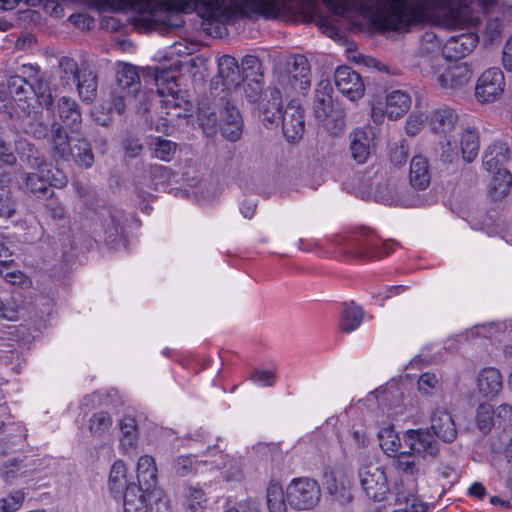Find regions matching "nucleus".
<instances>
[{
	"instance_id": "obj_1",
	"label": "nucleus",
	"mask_w": 512,
	"mask_h": 512,
	"mask_svg": "<svg viewBox=\"0 0 512 512\" xmlns=\"http://www.w3.org/2000/svg\"><path fill=\"white\" fill-rule=\"evenodd\" d=\"M96 8L128 11L130 21L139 30L177 28L183 21L180 13L196 11L203 19L204 30L221 35L225 24L231 22V0H82ZM29 6L41 0H20Z\"/></svg>"
},
{
	"instance_id": "obj_2",
	"label": "nucleus",
	"mask_w": 512,
	"mask_h": 512,
	"mask_svg": "<svg viewBox=\"0 0 512 512\" xmlns=\"http://www.w3.org/2000/svg\"><path fill=\"white\" fill-rule=\"evenodd\" d=\"M6 85H0V113L12 116H30L38 102L46 109H51L53 97L48 82L38 79L32 83L25 81L12 70L4 71Z\"/></svg>"
},
{
	"instance_id": "obj_3",
	"label": "nucleus",
	"mask_w": 512,
	"mask_h": 512,
	"mask_svg": "<svg viewBox=\"0 0 512 512\" xmlns=\"http://www.w3.org/2000/svg\"><path fill=\"white\" fill-rule=\"evenodd\" d=\"M431 80L444 94L460 96L470 89L473 71L467 63H437L431 65Z\"/></svg>"
},
{
	"instance_id": "obj_4",
	"label": "nucleus",
	"mask_w": 512,
	"mask_h": 512,
	"mask_svg": "<svg viewBox=\"0 0 512 512\" xmlns=\"http://www.w3.org/2000/svg\"><path fill=\"white\" fill-rule=\"evenodd\" d=\"M333 88L328 80H321L315 89L313 114L315 119L330 133L338 134L345 129V112L335 107L332 99Z\"/></svg>"
},
{
	"instance_id": "obj_5",
	"label": "nucleus",
	"mask_w": 512,
	"mask_h": 512,
	"mask_svg": "<svg viewBox=\"0 0 512 512\" xmlns=\"http://www.w3.org/2000/svg\"><path fill=\"white\" fill-rule=\"evenodd\" d=\"M395 247L392 240L380 242L372 231L363 229L347 238L342 249L355 259L375 260L390 255Z\"/></svg>"
},
{
	"instance_id": "obj_6",
	"label": "nucleus",
	"mask_w": 512,
	"mask_h": 512,
	"mask_svg": "<svg viewBox=\"0 0 512 512\" xmlns=\"http://www.w3.org/2000/svg\"><path fill=\"white\" fill-rule=\"evenodd\" d=\"M155 84L165 113L172 118L186 117L191 103L179 89L176 76L168 71L158 72L155 75Z\"/></svg>"
},
{
	"instance_id": "obj_7",
	"label": "nucleus",
	"mask_w": 512,
	"mask_h": 512,
	"mask_svg": "<svg viewBox=\"0 0 512 512\" xmlns=\"http://www.w3.org/2000/svg\"><path fill=\"white\" fill-rule=\"evenodd\" d=\"M16 147L20 160L31 168L37 169V172L25 175L26 188L37 197L47 196L50 192V184L45 175L47 163H45L43 156L32 144L26 141H18Z\"/></svg>"
},
{
	"instance_id": "obj_8",
	"label": "nucleus",
	"mask_w": 512,
	"mask_h": 512,
	"mask_svg": "<svg viewBox=\"0 0 512 512\" xmlns=\"http://www.w3.org/2000/svg\"><path fill=\"white\" fill-rule=\"evenodd\" d=\"M325 6L337 16L363 15L371 18L378 29L386 31L378 20L388 11L390 3L386 0H323Z\"/></svg>"
},
{
	"instance_id": "obj_9",
	"label": "nucleus",
	"mask_w": 512,
	"mask_h": 512,
	"mask_svg": "<svg viewBox=\"0 0 512 512\" xmlns=\"http://www.w3.org/2000/svg\"><path fill=\"white\" fill-rule=\"evenodd\" d=\"M411 107V97L405 90L397 89L387 92L385 101L374 98L371 101V119L376 124L401 118Z\"/></svg>"
},
{
	"instance_id": "obj_10",
	"label": "nucleus",
	"mask_w": 512,
	"mask_h": 512,
	"mask_svg": "<svg viewBox=\"0 0 512 512\" xmlns=\"http://www.w3.org/2000/svg\"><path fill=\"white\" fill-rule=\"evenodd\" d=\"M320 498V486L311 478H295L286 488V501L296 510L312 509L319 503Z\"/></svg>"
},
{
	"instance_id": "obj_11",
	"label": "nucleus",
	"mask_w": 512,
	"mask_h": 512,
	"mask_svg": "<svg viewBox=\"0 0 512 512\" xmlns=\"http://www.w3.org/2000/svg\"><path fill=\"white\" fill-rule=\"evenodd\" d=\"M173 173L170 168L158 164H142L135 176V189L140 197H148L154 191L167 188Z\"/></svg>"
},
{
	"instance_id": "obj_12",
	"label": "nucleus",
	"mask_w": 512,
	"mask_h": 512,
	"mask_svg": "<svg viewBox=\"0 0 512 512\" xmlns=\"http://www.w3.org/2000/svg\"><path fill=\"white\" fill-rule=\"evenodd\" d=\"M505 77L499 68H490L479 77L475 86V97L482 104L493 103L504 92Z\"/></svg>"
},
{
	"instance_id": "obj_13",
	"label": "nucleus",
	"mask_w": 512,
	"mask_h": 512,
	"mask_svg": "<svg viewBox=\"0 0 512 512\" xmlns=\"http://www.w3.org/2000/svg\"><path fill=\"white\" fill-rule=\"evenodd\" d=\"M404 445L409 449V457H435L438 453V443L428 429L407 430L402 438Z\"/></svg>"
},
{
	"instance_id": "obj_14",
	"label": "nucleus",
	"mask_w": 512,
	"mask_h": 512,
	"mask_svg": "<svg viewBox=\"0 0 512 512\" xmlns=\"http://www.w3.org/2000/svg\"><path fill=\"white\" fill-rule=\"evenodd\" d=\"M360 483L366 495L375 501H381L389 491L385 471L378 465L369 464L359 471Z\"/></svg>"
},
{
	"instance_id": "obj_15",
	"label": "nucleus",
	"mask_w": 512,
	"mask_h": 512,
	"mask_svg": "<svg viewBox=\"0 0 512 512\" xmlns=\"http://www.w3.org/2000/svg\"><path fill=\"white\" fill-rule=\"evenodd\" d=\"M334 82L338 91L350 101H358L365 92V84L359 73L349 66H340L334 73Z\"/></svg>"
},
{
	"instance_id": "obj_16",
	"label": "nucleus",
	"mask_w": 512,
	"mask_h": 512,
	"mask_svg": "<svg viewBox=\"0 0 512 512\" xmlns=\"http://www.w3.org/2000/svg\"><path fill=\"white\" fill-rule=\"evenodd\" d=\"M282 129L289 142L300 139L305 129L304 110L301 104L292 100L283 110Z\"/></svg>"
},
{
	"instance_id": "obj_17",
	"label": "nucleus",
	"mask_w": 512,
	"mask_h": 512,
	"mask_svg": "<svg viewBox=\"0 0 512 512\" xmlns=\"http://www.w3.org/2000/svg\"><path fill=\"white\" fill-rule=\"evenodd\" d=\"M457 122L458 114L447 105L434 108L427 114L428 127L440 137L452 133Z\"/></svg>"
},
{
	"instance_id": "obj_18",
	"label": "nucleus",
	"mask_w": 512,
	"mask_h": 512,
	"mask_svg": "<svg viewBox=\"0 0 512 512\" xmlns=\"http://www.w3.org/2000/svg\"><path fill=\"white\" fill-rule=\"evenodd\" d=\"M287 79L295 91L305 92L311 86L309 61L304 55L291 57L287 68Z\"/></svg>"
},
{
	"instance_id": "obj_19",
	"label": "nucleus",
	"mask_w": 512,
	"mask_h": 512,
	"mask_svg": "<svg viewBox=\"0 0 512 512\" xmlns=\"http://www.w3.org/2000/svg\"><path fill=\"white\" fill-rule=\"evenodd\" d=\"M326 489L333 501L340 505L349 504L352 499L351 481L343 471H331L326 474Z\"/></svg>"
},
{
	"instance_id": "obj_20",
	"label": "nucleus",
	"mask_w": 512,
	"mask_h": 512,
	"mask_svg": "<svg viewBox=\"0 0 512 512\" xmlns=\"http://www.w3.org/2000/svg\"><path fill=\"white\" fill-rule=\"evenodd\" d=\"M478 393L486 399H493L499 395L503 388V377L499 369L484 367L476 377Z\"/></svg>"
},
{
	"instance_id": "obj_21",
	"label": "nucleus",
	"mask_w": 512,
	"mask_h": 512,
	"mask_svg": "<svg viewBox=\"0 0 512 512\" xmlns=\"http://www.w3.org/2000/svg\"><path fill=\"white\" fill-rule=\"evenodd\" d=\"M431 429L436 437L446 443L453 442L457 429L451 413L443 408H436L430 416Z\"/></svg>"
},
{
	"instance_id": "obj_22",
	"label": "nucleus",
	"mask_w": 512,
	"mask_h": 512,
	"mask_svg": "<svg viewBox=\"0 0 512 512\" xmlns=\"http://www.w3.org/2000/svg\"><path fill=\"white\" fill-rule=\"evenodd\" d=\"M478 43L474 32H467L450 37L444 44L443 54L447 59H460L470 54Z\"/></svg>"
},
{
	"instance_id": "obj_23",
	"label": "nucleus",
	"mask_w": 512,
	"mask_h": 512,
	"mask_svg": "<svg viewBox=\"0 0 512 512\" xmlns=\"http://www.w3.org/2000/svg\"><path fill=\"white\" fill-rule=\"evenodd\" d=\"M376 423L379 427L377 434L383 451L389 456L398 455L401 448V439L395 432L389 416L384 413L377 415Z\"/></svg>"
},
{
	"instance_id": "obj_24",
	"label": "nucleus",
	"mask_w": 512,
	"mask_h": 512,
	"mask_svg": "<svg viewBox=\"0 0 512 512\" xmlns=\"http://www.w3.org/2000/svg\"><path fill=\"white\" fill-rule=\"evenodd\" d=\"M373 143V132L370 128H357L350 133V149L353 159L365 163L370 154Z\"/></svg>"
},
{
	"instance_id": "obj_25",
	"label": "nucleus",
	"mask_w": 512,
	"mask_h": 512,
	"mask_svg": "<svg viewBox=\"0 0 512 512\" xmlns=\"http://www.w3.org/2000/svg\"><path fill=\"white\" fill-rule=\"evenodd\" d=\"M219 125L221 133L226 139L237 141L243 130V121L238 109L227 104L220 113Z\"/></svg>"
},
{
	"instance_id": "obj_26",
	"label": "nucleus",
	"mask_w": 512,
	"mask_h": 512,
	"mask_svg": "<svg viewBox=\"0 0 512 512\" xmlns=\"http://www.w3.org/2000/svg\"><path fill=\"white\" fill-rule=\"evenodd\" d=\"M119 447L125 454L136 451L139 441V428L137 420L132 416H124L119 423Z\"/></svg>"
},
{
	"instance_id": "obj_27",
	"label": "nucleus",
	"mask_w": 512,
	"mask_h": 512,
	"mask_svg": "<svg viewBox=\"0 0 512 512\" xmlns=\"http://www.w3.org/2000/svg\"><path fill=\"white\" fill-rule=\"evenodd\" d=\"M216 446V451L212 453L214 456H210L209 469H221L223 477L227 481L238 480L242 476V465L240 461L236 459L227 458L223 454V451Z\"/></svg>"
},
{
	"instance_id": "obj_28",
	"label": "nucleus",
	"mask_w": 512,
	"mask_h": 512,
	"mask_svg": "<svg viewBox=\"0 0 512 512\" xmlns=\"http://www.w3.org/2000/svg\"><path fill=\"white\" fill-rule=\"evenodd\" d=\"M216 451V446H209L200 456H179L174 463V469L180 476H186L192 472H198L202 466H210V456Z\"/></svg>"
},
{
	"instance_id": "obj_29",
	"label": "nucleus",
	"mask_w": 512,
	"mask_h": 512,
	"mask_svg": "<svg viewBox=\"0 0 512 512\" xmlns=\"http://www.w3.org/2000/svg\"><path fill=\"white\" fill-rule=\"evenodd\" d=\"M409 181L416 190H425L431 181L429 161L422 155H416L410 162Z\"/></svg>"
},
{
	"instance_id": "obj_30",
	"label": "nucleus",
	"mask_w": 512,
	"mask_h": 512,
	"mask_svg": "<svg viewBox=\"0 0 512 512\" xmlns=\"http://www.w3.org/2000/svg\"><path fill=\"white\" fill-rule=\"evenodd\" d=\"M117 89L127 96H135L141 87L137 68L131 64L124 63L119 66L116 73Z\"/></svg>"
},
{
	"instance_id": "obj_31",
	"label": "nucleus",
	"mask_w": 512,
	"mask_h": 512,
	"mask_svg": "<svg viewBox=\"0 0 512 512\" xmlns=\"http://www.w3.org/2000/svg\"><path fill=\"white\" fill-rule=\"evenodd\" d=\"M57 110L62 122L72 132H78L81 125V113L77 102L68 96H62L57 102Z\"/></svg>"
},
{
	"instance_id": "obj_32",
	"label": "nucleus",
	"mask_w": 512,
	"mask_h": 512,
	"mask_svg": "<svg viewBox=\"0 0 512 512\" xmlns=\"http://www.w3.org/2000/svg\"><path fill=\"white\" fill-rule=\"evenodd\" d=\"M218 75L228 89L237 87L243 81L238 62L230 55H223L218 59Z\"/></svg>"
},
{
	"instance_id": "obj_33",
	"label": "nucleus",
	"mask_w": 512,
	"mask_h": 512,
	"mask_svg": "<svg viewBox=\"0 0 512 512\" xmlns=\"http://www.w3.org/2000/svg\"><path fill=\"white\" fill-rule=\"evenodd\" d=\"M148 492L135 484L128 485L123 497L124 512H148Z\"/></svg>"
},
{
	"instance_id": "obj_34",
	"label": "nucleus",
	"mask_w": 512,
	"mask_h": 512,
	"mask_svg": "<svg viewBox=\"0 0 512 512\" xmlns=\"http://www.w3.org/2000/svg\"><path fill=\"white\" fill-rule=\"evenodd\" d=\"M74 83L82 102L90 104L96 99L98 82L93 71L83 68Z\"/></svg>"
},
{
	"instance_id": "obj_35",
	"label": "nucleus",
	"mask_w": 512,
	"mask_h": 512,
	"mask_svg": "<svg viewBox=\"0 0 512 512\" xmlns=\"http://www.w3.org/2000/svg\"><path fill=\"white\" fill-rule=\"evenodd\" d=\"M509 149L506 143L497 142L490 145L483 155V167L489 173L498 172L508 160Z\"/></svg>"
},
{
	"instance_id": "obj_36",
	"label": "nucleus",
	"mask_w": 512,
	"mask_h": 512,
	"mask_svg": "<svg viewBox=\"0 0 512 512\" xmlns=\"http://www.w3.org/2000/svg\"><path fill=\"white\" fill-rule=\"evenodd\" d=\"M137 478L140 487L146 491H150L156 487L157 483V467L152 456L143 455L137 462Z\"/></svg>"
},
{
	"instance_id": "obj_37",
	"label": "nucleus",
	"mask_w": 512,
	"mask_h": 512,
	"mask_svg": "<svg viewBox=\"0 0 512 512\" xmlns=\"http://www.w3.org/2000/svg\"><path fill=\"white\" fill-rule=\"evenodd\" d=\"M24 311V301L21 293H13L9 298H0V319L18 321Z\"/></svg>"
},
{
	"instance_id": "obj_38",
	"label": "nucleus",
	"mask_w": 512,
	"mask_h": 512,
	"mask_svg": "<svg viewBox=\"0 0 512 512\" xmlns=\"http://www.w3.org/2000/svg\"><path fill=\"white\" fill-rule=\"evenodd\" d=\"M459 149L464 161L472 162L478 155L479 137L474 129H465L459 137Z\"/></svg>"
},
{
	"instance_id": "obj_39",
	"label": "nucleus",
	"mask_w": 512,
	"mask_h": 512,
	"mask_svg": "<svg viewBox=\"0 0 512 512\" xmlns=\"http://www.w3.org/2000/svg\"><path fill=\"white\" fill-rule=\"evenodd\" d=\"M364 312L355 303H345L340 319V329L343 332H352L362 323Z\"/></svg>"
},
{
	"instance_id": "obj_40",
	"label": "nucleus",
	"mask_w": 512,
	"mask_h": 512,
	"mask_svg": "<svg viewBox=\"0 0 512 512\" xmlns=\"http://www.w3.org/2000/svg\"><path fill=\"white\" fill-rule=\"evenodd\" d=\"M495 173L489 185V195L491 198L499 200L507 196L510 192L512 174L506 169H498V172Z\"/></svg>"
},
{
	"instance_id": "obj_41",
	"label": "nucleus",
	"mask_w": 512,
	"mask_h": 512,
	"mask_svg": "<svg viewBox=\"0 0 512 512\" xmlns=\"http://www.w3.org/2000/svg\"><path fill=\"white\" fill-rule=\"evenodd\" d=\"M113 426V419L106 411L93 413L88 420V429L92 436L102 438L109 434Z\"/></svg>"
},
{
	"instance_id": "obj_42",
	"label": "nucleus",
	"mask_w": 512,
	"mask_h": 512,
	"mask_svg": "<svg viewBox=\"0 0 512 512\" xmlns=\"http://www.w3.org/2000/svg\"><path fill=\"white\" fill-rule=\"evenodd\" d=\"M123 216L119 212H115L109 215L108 219L105 220L103 227V240L113 245L122 237L123 233Z\"/></svg>"
},
{
	"instance_id": "obj_43",
	"label": "nucleus",
	"mask_w": 512,
	"mask_h": 512,
	"mask_svg": "<svg viewBox=\"0 0 512 512\" xmlns=\"http://www.w3.org/2000/svg\"><path fill=\"white\" fill-rule=\"evenodd\" d=\"M77 139H69L67 136L66 131L63 127L60 125H55L53 130V146H54V153L56 157H59L61 159H66L73 148V145L71 146V141L76 143Z\"/></svg>"
},
{
	"instance_id": "obj_44",
	"label": "nucleus",
	"mask_w": 512,
	"mask_h": 512,
	"mask_svg": "<svg viewBox=\"0 0 512 512\" xmlns=\"http://www.w3.org/2000/svg\"><path fill=\"white\" fill-rule=\"evenodd\" d=\"M152 156L161 161L170 162L176 153L177 144L169 139L155 137L151 143Z\"/></svg>"
},
{
	"instance_id": "obj_45",
	"label": "nucleus",
	"mask_w": 512,
	"mask_h": 512,
	"mask_svg": "<svg viewBox=\"0 0 512 512\" xmlns=\"http://www.w3.org/2000/svg\"><path fill=\"white\" fill-rule=\"evenodd\" d=\"M283 110L280 106V92L275 91L271 100L262 111V120L266 126L278 125L282 121Z\"/></svg>"
},
{
	"instance_id": "obj_46",
	"label": "nucleus",
	"mask_w": 512,
	"mask_h": 512,
	"mask_svg": "<svg viewBox=\"0 0 512 512\" xmlns=\"http://www.w3.org/2000/svg\"><path fill=\"white\" fill-rule=\"evenodd\" d=\"M77 165L83 168H90L94 163V155L90 145L81 139H77L70 152Z\"/></svg>"
},
{
	"instance_id": "obj_47",
	"label": "nucleus",
	"mask_w": 512,
	"mask_h": 512,
	"mask_svg": "<svg viewBox=\"0 0 512 512\" xmlns=\"http://www.w3.org/2000/svg\"><path fill=\"white\" fill-rule=\"evenodd\" d=\"M284 492L280 484L270 483L267 488V505L270 512H287Z\"/></svg>"
},
{
	"instance_id": "obj_48",
	"label": "nucleus",
	"mask_w": 512,
	"mask_h": 512,
	"mask_svg": "<svg viewBox=\"0 0 512 512\" xmlns=\"http://www.w3.org/2000/svg\"><path fill=\"white\" fill-rule=\"evenodd\" d=\"M60 79L63 85L71 87L83 68H79L77 62L71 57H61L59 59Z\"/></svg>"
},
{
	"instance_id": "obj_49",
	"label": "nucleus",
	"mask_w": 512,
	"mask_h": 512,
	"mask_svg": "<svg viewBox=\"0 0 512 512\" xmlns=\"http://www.w3.org/2000/svg\"><path fill=\"white\" fill-rule=\"evenodd\" d=\"M17 200L12 195L11 189L0 181V218L9 219L17 210Z\"/></svg>"
},
{
	"instance_id": "obj_50",
	"label": "nucleus",
	"mask_w": 512,
	"mask_h": 512,
	"mask_svg": "<svg viewBox=\"0 0 512 512\" xmlns=\"http://www.w3.org/2000/svg\"><path fill=\"white\" fill-rule=\"evenodd\" d=\"M441 158L446 162H453L459 158V139H455L452 133L441 136L438 142Z\"/></svg>"
},
{
	"instance_id": "obj_51",
	"label": "nucleus",
	"mask_w": 512,
	"mask_h": 512,
	"mask_svg": "<svg viewBox=\"0 0 512 512\" xmlns=\"http://www.w3.org/2000/svg\"><path fill=\"white\" fill-rule=\"evenodd\" d=\"M126 472L127 468L123 461L118 460L113 463L109 475V486L112 492L119 493L126 485Z\"/></svg>"
},
{
	"instance_id": "obj_52",
	"label": "nucleus",
	"mask_w": 512,
	"mask_h": 512,
	"mask_svg": "<svg viewBox=\"0 0 512 512\" xmlns=\"http://www.w3.org/2000/svg\"><path fill=\"white\" fill-rule=\"evenodd\" d=\"M186 500L191 512H204L207 498L204 490L199 486H189L186 489Z\"/></svg>"
},
{
	"instance_id": "obj_53",
	"label": "nucleus",
	"mask_w": 512,
	"mask_h": 512,
	"mask_svg": "<svg viewBox=\"0 0 512 512\" xmlns=\"http://www.w3.org/2000/svg\"><path fill=\"white\" fill-rule=\"evenodd\" d=\"M495 414L492 405L481 403L476 410V424L482 432H488L495 425Z\"/></svg>"
},
{
	"instance_id": "obj_54",
	"label": "nucleus",
	"mask_w": 512,
	"mask_h": 512,
	"mask_svg": "<svg viewBox=\"0 0 512 512\" xmlns=\"http://www.w3.org/2000/svg\"><path fill=\"white\" fill-rule=\"evenodd\" d=\"M444 44L434 31H426L420 41V50L424 54L443 52Z\"/></svg>"
},
{
	"instance_id": "obj_55",
	"label": "nucleus",
	"mask_w": 512,
	"mask_h": 512,
	"mask_svg": "<svg viewBox=\"0 0 512 512\" xmlns=\"http://www.w3.org/2000/svg\"><path fill=\"white\" fill-rule=\"evenodd\" d=\"M148 497L152 512H170L168 498L162 490L152 488L148 492Z\"/></svg>"
},
{
	"instance_id": "obj_56",
	"label": "nucleus",
	"mask_w": 512,
	"mask_h": 512,
	"mask_svg": "<svg viewBox=\"0 0 512 512\" xmlns=\"http://www.w3.org/2000/svg\"><path fill=\"white\" fill-rule=\"evenodd\" d=\"M25 493L21 490L15 491L0 500V512H15L19 510L24 502Z\"/></svg>"
},
{
	"instance_id": "obj_57",
	"label": "nucleus",
	"mask_w": 512,
	"mask_h": 512,
	"mask_svg": "<svg viewBox=\"0 0 512 512\" xmlns=\"http://www.w3.org/2000/svg\"><path fill=\"white\" fill-rule=\"evenodd\" d=\"M11 264L0 266V275L9 283L18 286H25L29 280L25 274L17 269H11Z\"/></svg>"
},
{
	"instance_id": "obj_58",
	"label": "nucleus",
	"mask_w": 512,
	"mask_h": 512,
	"mask_svg": "<svg viewBox=\"0 0 512 512\" xmlns=\"http://www.w3.org/2000/svg\"><path fill=\"white\" fill-rule=\"evenodd\" d=\"M425 124H427V114L412 112L406 121V133L410 136H415L420 133Z\"/></svg>"
},
{
	"instance_id": "obj_59",
	"label": "nucleus",
	"mask_w": 512,
	"mask_h": 512,
	"mask_svg": "<svg viewBox=\"0 0 512 512\" xmlns=\"http://www.w3.org/2000/svg\"><path fill=\"white\" fill-rule=\"evenodd\" d=\"M12 70L14 75H20L25 81L35 83L38 79H43L39 74V67L33 64H22L17 68H6Z\"/></svg>"
},
{
	"instance_id": "obj_60",
	"label": "nucleus",
	"mask_w": 512,
	"mask_h": 512,
	"mask_svg": "<svg viewBox=\"0 0 512 512\" xmlns=\"http://www.w3.org/2000/svg\"><path fill=\"white\" fill-rule=\"evenodd\" d=\"M439 386L438 377L433 374L426 372L422 374L418 379V389L420 393L424 395H431Z\"/></svg>"
},
{
	"instance_id": "obj_61",
	"label": "nucleus",
	"mask_w": 512,
	"mask_h": 512,
	"mask_svg": "<svg viewBox=\"0 0 512 512\" xmlns=\"http://www.w3.org/2000/svg\"><path fill=\"white\" fill-rule=\"evenodd\" d=\"M250 379L260 387H270L276 381V373L273 370L257 369L251 374Z\"/></svg>"
},
{
	"instance_id": "obj_62",
	"label": "nucleus",
	"mask_w": 512,
	"mask_h": 512,
	"mask_svg": "<svg viewBox=\"0 0 512 512\" xmlns=\"http://www.w3.org/2000/svg\"><path fill=\"white\" fill-rule=\"evenodd\" d=\"M45 175L49 180L50 187L63 188L68 183V179L63 171L50 164H47L45 168Z\"/></svg>"
},
{
	"instance_id": "obj_63",
	"label": "nucleus",
	"mask_w": 512,
	"mask_h": 512,
	"mask_svg": "<svg viewBox=\"0 0 512 512\" xmlns=\"http://www.w3.org/2000/svg\"><path fill=\"white\" fill-rule=\"evenodd\" d=\"M347 439L351 440L352 444L357 448H365L369 444L367 432L363 427H355L349 431Z\"/></svg>"
},
{
	"instance_id": "obj_64",
	"label": "nucleus",
	"mask_w": 512,
	"mask_h": 512,
	"mask_svg": "<svg viewBox=\"0 0 512 512\" xmlns=\"http://www.w3.org/2000/svg\"><path fill=\"white\" fill-rule=\"evenodd\" d=\"M408 157V148L405 144L394 145L390 150V160L395 166L404 164Z\"/></svg>"
}]
</instances>
